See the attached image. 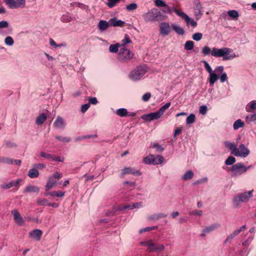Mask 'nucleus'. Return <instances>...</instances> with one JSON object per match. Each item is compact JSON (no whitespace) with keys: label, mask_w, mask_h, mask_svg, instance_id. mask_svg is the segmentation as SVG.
<instances>
[{"label":"nucleus","mask_w":256,"mask_h":256,"mask_svg":"<svg viewBox=\"0 0 256 256\" xmlns=\"http://www.w3.org/2000/svg\"><path fill=\"white\" fill-rule=\"evenodd\" d=\"M141 118L142 120L148 122L160 118L157 115L156 112H150L149 114L142 115Z\"/></svg>","instance_id":"obj_24"},{"label":"nucleus","mask_w":256,"mask_h":256,"mask_svg":"<svg viewBox=\"0 0 256 256\" xmlns=\"http://www.w3.org/2000/svg\"><path fill=\"white\" fill-rule=\"evenodd\" d=\"M161 16L160 10L156 8H152L142 15L144 20L146 22H154L157 20Z\"/></svg>","instance_id":"obj_6"},{"label":"nucleus","mask_w":256,"mask_h":256,"mask_svg":"<svg viewBox=\"0 0 256 256\" xmlns=\"http://www.w3.org/2000/svg\"><path fill=\"white\" fill-rule=\"evenodd\" d=\"M202 52L204 56L210 54L214 57L222 58L224 61L233 60L237 56L232 49L226 47L220 48L214 47L211 50L210 47L204 46L202 48Z\"/></svg>","instance_id":"obj_1"},{"label":"nucleus","mask_w":256,"mask_h":256,"mask_svg":"<svg viewBox=\"0 0 256 256\" xmlns=\"http://www.w3.org/2000/svg\"><path fill=\"white\" fill-rule=\"evenodd\" d=\"M120 46L119 44H110L109 48V51L111 53H116L120 50L118 47Z\"/></svg>","instance_id":"obj_41"},{"label":"nucleus","mask_w":256,"mask_h":256,"mask_svg":"<svg viewBox=\"0 0 256 256\" xmlns=\"http://www.w3.org/2000/svg\"><path fill=\"white\" fill-rule=\"evenodd\" d=\"M224 144L230 150V153L236 157L246 158L250 153L249 148L243 144H240L237 147L234 142L227 140L224 142Z\"/></svg>","instance_id":"obj_2"},{"label":"nucleus","mask_w":256,"mask_h":256,"mask_svg":"<svg viewBox=\"0 0 256 256\" xmlns=\"http://www.w3.org/2000/svg\"><path fill=\"white\" fill-rule=\"evenodd\" d=\"M228 15L233 18H236L238 16V13L236 10H230L228 12Z\"/></svg>","instance_id":"obj_52"},{"label":"nucleus","mask_w":256,"mask_h":256,"mask_svg":"<svg viewBox=\"0 0 256 256\" xmlns=\"http://www.w3.org/2000/svg\"><path fill=\"white\" fill-rule=\"evenodd\" d=\"M164 215L162 213L155 214L152 215L150 218L152 220H156L159 218L164 217Z\"/></svg>","instance_id":"obj_57"},{"label":"nucleus","mask_w":256,"mask_h":256,"mask_svg":"<svg viewBox=\"0 0 256 256\" xmlns=\"http://www.w3.org/2000/svg\"><path fill=\"white\" fill-rule=\"evenodd\" d=\"M220 224L218 223H214L205 227L202 229L201 233V236L204 237L206 234L212 232L217 230L218 228L220 227Z\"/></svg>","instance_id":"obj_14"},{"label":"nucleus","mask_w":256,"mask_h":256,"mask_svg":"<svg viewBox=\"0 0 256 256\" xmlns=\"http://www.w3.org/2000/svg\"><path fill=\"white\" fill-rule=\"evenodd\" d=\"M46 118L47 117L44 114L42 113L40 114L36 118V124L38 125L42 124L46 120Z\"/></svg>","instance_id":"obj_36"},{"label":"nucleus","mask_w":256,"mask_h":256,"mask_svg":"<svg viewBox=\"0 0 256 256\" xmlns=\"http://www.w3.org/2000/svg\"><path fill=\"white\" fill-rule=\"evenodd\" d=\"M208 181V178L206 177H204L199 180H196L194 183L195 185H198L200 184H206Z\"/></svg>","instance_id":"obj_53"},{"label":"nucleus","mask_w":256,"mask_h":256,"mask_svg":"<svg viewBox=\"0 0 256 256\" xmlns=\"http://www.w3.org/2000/svg\"><path fill=\"white\" fill-rule=\"evenodd\" d=\"M200 113L202 115H204L206 114L208 111V108L206 106L203 105L200 106Z\"/></svg>","instance_id":"obj_61"},{"label":"nucleus","mask_w":256,"mask_h":256,"mask_svg":"<svg viewBox=\"0 0 256 256\" xmlns=\"http://www.w3.org/2000/svg\"><path fill=\"white\" fill-rule=\"evenodd\" d=\"M40 191V188L36 186L28 184L26 186L24 190V193L36 192L38 193Z\"/></svg>","instance_id":"obj_29"},{"label":"nucleus","mask_w":256,"mask_h":256,"mask_svg":"<svg viewBox=\"0 0 256 256\" xmlns=\"http://www.w3.org/2000/svg\"><path fill=\"white\" fill-rule=\"evenodd\" d=\"M4 2L10 8L17 9L25 7L26 0H4Z\"/></svg>","instance_id":"obj_11"},{"label":"nucleus","mask_w":256,"mask_h":256,"mask_svg":"<svg viewBox=\"0 0 256 256\" xmlns=\"http://www.w3.org/2000/svg\"><path fill=\"white\" fill-rule=\"evenodd\" d=\"M40 156L46 159L52 160L62 162L64 160V158L62 156H56L50 154L46 153L44 152H41Z\"/></svg>","instance_id":"obj_21"},{"label":"nucleus","mask_w":256,"mask_h":256,"mask_svg":"<svg viewBox=\"0 0 256 256\" xmlns=\"http://www.w3.org/2000/svg\"><path fill=\"white\" fill-rule=\"evenodd\" d=\"M172 10L178 16L181 17L184 20L188 26H191L193 28H196L197 26L196 22L193 18L188 16V15L184 12L177 10L175 7H173Z\"/></svg>","instance_id":"obj_7"},{"label":"nucleus","mask_w":256,"mask_h":256,"mask_svg":"<svg viewBox=\"0 0 256 256\" xmlns=\"http://www.w3.org/2000/svg\"><path fill=\"white\" fill-rule=\"evenodd\" d=\"M28 175L30 178H36L39 176V172L36 169L32 168L29 170Z\"/></svg>","instance_id":"obj_39"},{"label":"nucleus","mask_w":256,"mask_h":256,"mask_svg":"<svg viewBox=\"0 0 256 256\" xmlns=\"http://www.w3.org/2000/svg\"><path fill=\"white\" fill-rule=\"evenodd\" d=\"M253 192L254 190H250L246 192H241L238 194L246 202H248L253 197Z\"/></svg>","instance_id":"obj_27"},{"label":"nucleus","mask_w":256,"mask_h":256,"mask_svg":"<svg viewBox=\"0 0 256 256\" xmlns=\"http://www.w3.org/2000/svg\"><path fill=\"white\" fill-rule=\"evenodd\" d=\"M251 166H246L243 163L238 162L230 167L229 172L231 173L232 177L237 178L246 173Z\"/></svg>","instance_id":"obj_4"},{"label":"nucleus","mask_w":256,"mask_h":256,"mask_svg":"<svg viewBox=\"0 0 256 256\" xmlns=\"http://www.w3.org/2000/svg\"><path fill=\"white\" fill-rule=\"evenodd\" d=\"M60 20L64 22H68L72 20V18L69 14H65L62 16Z\"/></svg>","instance_id":"obj_48"},{"label":"nucleus","mask_w":256,"mask_h":256,"mask_svg":"<svg viewBox=\"0 0 256 256\" xmlns=\"http://www.w3.org/2000/svg\"><path fill=\"white\" fill-rule=\"evenodd\" d=\"M152 146L156 148L158 152H162L164 150V148L160 145L158 143H154L152 144Z\"/></svg>","instance_id":"obj_55"},{"label":"nucleus","mask_w":256,"mask_h":256,"mask_svg":"<svg viewBox=\"0 0 256 256\" xmlns=\"http://www.w3.org/2000/svg\"><path fill=\"white\" fill-rule=\"evenodd\" d=\"M244 126V122L240 119H238L234 122L233 128L234 130H238L240 128H243Z\"/></svg>","instance_id":"obj_38"},{"label":"nucleus","mask_w":256,"mask_h":256,"mask_svg":"<svg viewBox=\"0 0 256 256\" xmlns=\"http://www.w3.org/2000/svg\"><path fill=\"white\" fill-rule=\"evenodd\" d=\"M110 23L104 20H101L98 24V28L100 32L106 30L109 26Z\"/></svg>","instance_id":"obj_32"},{"label":"nucleus","mask_w":256,"mask_h":256,"mask_svg":"<svg viewBox=\"0 0 256 256\" xmlns=\"http://www.w3.org/2000/svg\"><path fill=\"white\" fill-rule=\"evenodd\" d=\"M9 26L8 22L6 20H2L0 22V34L2 36H5L7 34L4 32L2 31L3 28H8Z\"/></svg>","instance_id":"obj_37"},{"label":"nucleus","mask_w":256,"mask_h":256,"mask_svg":"<svg viewBox=\"0 0 256 256\" xmlns=\"http://www.w3.org/2000/svg\"><path fill=\"white\" fill-rule=\"evenodd\" d=\"M196 116L194 114H190L186 118V123L187 124H193L195 122Z\"/></svg>","instance_id":"obj_42"},{"label":"nucleus","mask_w":256,"mask_h":256,"mask_svg":"<svg viewBox=\"0 0 256 256\" xmlns=\"http://www.w3.org/2000/svg\"><path fill=\"white\" fill-rule=\"evenodd\" d=\"M120 0H108L106 5L109 8H113L116 4L120 2Z\"/></svg>","instance_id":"obj_56"},{"label":"nucleus","mask_w":256,"mask_h":256,"mask_svg":"<svg viewBox=\"0 0 256 256\" xmlns=\"http://www.w3.org/2000/svg\"><path fill=\"white\" fill-rule=\"evenodd\" d=\"M184 49L190 50L193 49L194 46V42L192 40H188L184 44Z\"/></svg>","instance_id":"obj_44"},{"label":"nucleus","mask_w":256,"mask_h":256,"mask_svg":"<svg viewBox=\"0 0 256 256\" xmlns=\"http://www.w3.org/2000/svg\"><path fill=\"white\" fill-rule=\"evenodd\" d=\"M15 222L18 226H22L24 224V220L20 213L16 210L12 211Z\"/></svg>","instance_id":"obj_19"},{"label":"nucleus","mask_w":256,"mask_h":256,"mask_svg":"<svg viewBox=\"0 0 256 256\" xmlns=\"http://www.w3.org/2000/svg\"><path fill=\"white\" fill-rule=\"evenodd\" d=\"M62 176V173L56 172L52 176H50L46 186V190L48 191L51 190L53 186H56L58 183V180L61 178Z\"/></svg>","instance_id":"obj_8"},{"label":"nucleus","mask_w":256,"mask_h":256,"mask_svg":"<svg viewBox=\"0 0 256 256\" xmlns=\"http://www.w3.org/2000/svg\"><path fill=\"white\" fill-rule=\"evenodd\" d=\"M232 202L233 206L234 208H239L240 207L242 203H246L238 194L234 197Z\"/></svg>","instance_id":"obj_25"},{"label":"nucleus","mask_w":256,"mask_h":256,"mask_svg":"<svg viewBox=\"0 0 256 256\" xmlns=\"http://www.w3.org/2000/svg\"><path fill=\"white\" fill-rule=\"evenodd\" d=\"M154 3L157 6L164 7L166 6V3L163 0H154Z\"/></svg>","instance_id":"obj_59"},{"label":"nucleus","mask_w":256,"mask_h":256,"mask_svg":"<svg viewBox=\"0 0 256 256\" xmlns=\"http://www.w3.org/2000/svg\"><path fill=\"white\" fill-rule=\"evenodd\" d=\"M127 174H132L134 176H140L141 175V172L134 168H126L122 170L121 173V176L123 177L124 175Z\"/></svg>","instance_id":"obj_23"},{"label":"nucleus","mask_w":256,"mask_h":256,"mask_svg":"<svg viewBox=\"0 0 256 256\" xmlns=\"http://www.w3.org/2000/svg\"><path fill=\"white\" fill-rule=\"evenodd\" d=\"M110 24L113 26L123 27L125 24V22L122 20H118L116 18H110L109 20Z\"/></svg>","instance_id":"obj_30"},{"label":"nucleus","mask_w":256,"mask_h":256,"mask_svg":"<svg viewBox=\"0 0 256 256\" xmlns=\"http://www.w3.org/2000/svg\"><path fill=\"white\" fill-rule=\"evenodd\" d=\"M157 228V226H148L144 228H141L139 230V234H142L143 232H150V230H154Z\"/></svg>","instance_id":"obj_49"},{"label":"nucleus","mask_w":256,"mask_h":256,"mask_svg":"<svg viewBox=\"0 0 256 256\" xmlns=\"http://www.w3.org/2000/svg\"><path fill=\"white\" fill-rule=\"evenodd\" d=\"M203 63L204 64V68L209 74L208 82L210 84L213 86L218 79V76L216 74L215 69L214 70H212L211 66L206 61H203Z\"/></svg>","instance_id":"obj_9"},{"label":"nucleus","mask_w":256,"mask_h":256,"mask_svg":"<svg viewBox=\"0 0 256 256\" xmlns=\"http://www.w3.org/2000/svg\"><path fill=\"white\" fill-rule=\"evenodd\" d=\"M140 244L141 246H147V250L150 252H160L165 249L164 244L155 242L152 240L141 242Z\"/></svg>","instance_id":"obj_5"},{"label":"nucleus","mask_w":256,"mask_h":256,"mask_svg":"<svg viewBox=\"0 0 256 256\" xmlns=\"http://www.w3.org/2000/svg\"><path fill=\"white\" fill-rule=\"evenodd\" d=\"M90 107V104H82L81 106L80 110L82 113L86 112Z\"/></svg>","instance_id":"obj_63"},{"label":"nucleus","mask_w":256,"mask_h":256,"mask_svg":"<svg viewBox=\"0 0 256 256\" xmlns=\"http://www.w3.org/2000/svg\"><path fill=\"white\" fill-rule=\"evenodd\" d=\"M164 160V158L160 155L150 154L144 158V162L146 164L158 165L162 164Z\"/></svg>","instance_id":"obj_10"},{"label":"nucleus","mask_w":256,"mask_h":256,"mask_svg":"<svg viewBox=\"0 0 256 256\" xmlns=\"http://www.w3.org/2000/svg\"><path fill=\"white\" fill-rule=\"evenodd\" d=\"M254 239L252 236L248 237L246 240H244L242 242V245L244 246H247L250 244Z\"/></svg>","instance_id":"obj_51"},{"label":"nucleus","mask_w":256,"mask_h":256,"mask_svg":"<svg viewBox=\"0 0 256 256\" xmlns=\"http://www.w3.org/2000/svg\"><path fill=\"white\" fill-rule=\"evenodd\" d=\"M202 37V34L200 32H196L192 34V38L194 40L196 41L200 40Z\"/></svg>","instance_id":"obj_54"},{"label":"nucleus","mask_w":256,"mask_h":256,"mask_svg":"<svg viewBox=\"0 0 256 256\" xmlns=\"http://www.w3.org/2000/svg\"><path fill=\"white\" fill-rule=\"evenodd\" d=\"M6 146L7 148H16L17 147V144L14 142L8 141L6 143Z\"/></svg>","instance_id":"obj_60"},{"label":"nucleus","mask_w":256,"mask_h":256,"mask_svg":"<svg viewBox=\"0 0 256 256\" xmlns=\"http://www.w3.org/2000/svg\"><path fill=\"white\" fill-rule=\"evenodd\" d=\"M53 125L56 129L63 130L66 128V124L62 117L58 116L54 122Z\"/></svg>","instance_id":"obj_16"},{"label":"nucleus","mask_w":256,"mask_h":256,"mask_svg":"<svg viewBox=\"0 0 256 256\" xmlns=\"http://www.w3.org/2000/svg\"><path fill=\"white\" fill-rule=\"evenodd\" d=\"M247 124L254 123L256 124V112H253L247 114L245 118Z\"/></svg>","instance_id":"obj_28"},{"label":"nucleus","mask_w":256,"mask_h":256,"mask_svg":"<svg viewBox=\"0 0 256 256\" xmlns=\"http://www.w3.org/2000/svg\"><path fill=\"white\" fill-rule=\"evenodd\" d=\"M160 34L162 36H168L170 32V27L168 22H162L160 24Z\"/></svg>","instance_id":"obj_20"},{"label":"nucleus","mask_w":256,"mask_h":256,"mask_svg":"<svg viewBox=\"0 0 256 256\" xmlns=\"http://www.w3.org/2000/svg\"><path fill=\"white\" fill-rule=\"evenodd\" d=\"M171 103L167 102L162 106L158 111L156 112L157 115L160 118L164 114V112L170 107Z\"/></svg>","instance_id":"obj_31"},{"label":"nucleus","mask_w":256,"mask_h":256,"mask_svg":"<svg viewBox=\"0 0 256 256\" xmlns=\"http://www.w3.org/2000/svg\"><path fill=\"white\" fill-rule=\"evenodd\" d=\"M64 194V192L62 191H54L53 196L58 198L62 197Z\"/></svg>","instance_id":"obj_62"},{"label":"nucleus","mask_w":256,"mask_h":256,"mask_svg":"<svg viewBox=\"0 0 256 256\" xmlns=\"http://www.w3.org/2000/svg\"><path fill=\"white\" fill-rule=\"evenodd\" d=\"M137 7V4L136 3L132 2L127 5L126 6V9L128 11L131 12L136 9Z\"/></svg>","instance_id":"obj_50"},{"label":"nucleus","mask_w":256,"mask_h":256,"mask_svg":"<svg viewBox=\"0 0 256 256\" xmlns=\"http://www.w3.org/2000/svg\"><path fill=\"white\" fill-rule=\"evenodd\" d=\"M232 202L233 206L234 208H239L240 207L242 203H246L238 194L234 197Z\"/></svg>","instance_id":"obj_26"},{"label":"nucleus","mask_w":256,"mask_h":256,"mask_svg":"<svg viewBox=\"0 0 256 256\" xmlns=\"http://www.w3.org/2000/svg\"><path fill=\"white\" fill-rule=\"evenodd\" d=\"M0 162L7 164H14V160L8 157H2L0 158Z\"/></svg>","instance_id":"obj_40"},{"label":"nucleus","mask_w":256,"mask_h":256,"mask_svg":"<svg viewBox=\"0 0 256 256\" xmlns=\"http://www.w3.org/2000/svg\"><path fill=\"white\" fill-rule=\"evenodd\" d=\"M148 70V68L144 65L138 66L130 71L129 78L132 81H139L143 78Z\"/></svg>","instance_id":"obj_3"},{"label":"nucleus","mask_w":256,"mask_h":256,"mask_svg":"<svg viewBox=\"0 0 256 256\" xmlns=\"http://www.w3.org/2000/svg\"><path fill=\"white\" fill-rule=\"evenodd\" d=\"M55 138L58 140L64 142H68L71 140V138L69 137L62 136H55Z\"/></svg>","instance_id":"obj_46"},{"label":"nucleus","mask_w":256,"mask_h":256,"mask_svg":"<svg viewBox=\"0 0 256 256\" xmlns=\"http://www.w3.org/2000/svg\"><path fill=\"white\" fill-rule=\"evenodd\" d=\"M215 72L217 75L220 74L218 78H220V82L222 83H224L228 80V78L227 74L224 72V67L222 66H217L215 68Z\"/></svg>","instance_id":"obj_15"},{"label":"nucleus","mask_w":256,"mask_h":256,"mask_svg":"<svg viewBox=\"0 0 256 256\" xmlns=\"http://www.w3.org/2000/svg\"><path fill=\"white\" fill-rule=\"evenodd\" d=\"M4 43L8 46H12L14 44V40L12 36H7L4 39Z\"/></svg>","instance_id":"obj_45"},{"label":"nucleus","mask_w":256,"mask_h":256,"mask_svg":"<svg viewBox=\"0 0 256 256\" xmlns=\"http://www.w3.org/2000/svg\"><path fill=\"white\" fill-rule=\"evenodd\" d=\"M151 97V94L150 92H146L144 94L142 98V100L144 102H148Z\"/></svg>","instance_id":"obj_64"},{"label":"nucleus","mask_w":256,"mask_h":256,"mask_svg":"<svg viewBox=\"0 0 256 256\" xmlns=\"http://www.w3.org/2000/svg\"><path fill=\"white\" fill-rule=\"evenodd\" d=\"M172 28L173 30L179 35H183L184 33V28L178 24H172Z\"/></svg>","instance_id":"obj_35"},{"label":"nucleus","mask_w":256,"mask_h":256,"mask_svg":"<svg viewBox=\"0 0 256 256\" xmlns=\"http://www.w3.org/2000/svg\"><path fill=\"white\" fill-rule=\"evenodd\" d=\"M236 161V158L232 156H229L225 161V164L227 166L233 164Z\"/></svg>","instance_id":"obj_43"},{"label":"nucleus","mask_w":256,"mask_h":256,"mask_svg":"<svg viewBox=\"0 0 256 256\" xmlns=\"http://www.w3.org/2000/svg\"><path fill=\"white\" fill-rule=\"evenodd\" d=\"M194 14L196 20L200 19L202 15V7L199 0H196L194 2Z\"/></svg>","instance_id":"obj_13"},{"label":"nucleus","mask_w":256,"mask_h":256,"mask_svg":"<svg viewBox=\"0 0 256 256\" xmlns=\"http://www.w3.org/2000/svg\"><path fill=\"white\" fill-rule=\"evenodd\" d=\"M194 176V172L192 170H188L185 172L182 176V179L183 180H192Z\"/></svg>","instance_id":"obj_34"},{"label":"nucleus","mask_w":256,"mask_h":256,"mask_svg":"<svg viewBox=\"0 0 256 256\" xmlns=\"http://www.w3.org/2000/svg\"><path fill=\"white\" fill-rule=\"evenodd\" d=\"M256 110V100H252L248 102L246 106V110L248 112Z\"/></svg>","instance_id":"obj_33"},{"label":"nucleus","mask_w":256,"mask_h":256,"mask_svg":"<svg viewBox=\"0 0 256 256\" xmlns=\"http://www.w3.org/2000/svg\"><path fill=\"white\" fill-rule=\"evenodd\" d=\"M116 114L120 117H126V116H134L136 113L134 112H130L125 108H120L116 110L115 112Z\"/></svg>","instance_id":"obj_17"},{"label":"nucleus","mask_w":256,"mask_h":256,"mask_svg":"<svg viewBox=\"0 0 256 256\" xmlns=\"http://www.w3.org/2000/svg\"><path fill=\"white\" fill-rule=\"evenodd\" d=\"M133 56V54L125 47L120 48L118 54V58L121 62H125L130 60Z\"/></svg>","instance_id":"obj_12"},{"label":"nucleus","mask_w":256,"mask_h":256,"mask_svg":"<svg viewBox=\"0 0 256 256\" xmlns=\"http://www.w3.org/2000/svg\"><path fill=\"white\" fill-rule=\"evenodd\" d=\"M118 210H132V204H125L123 205L120 206L118 207Z\"/></svg>","instance_id":"obj_47"},{"label":"nucleus","mask_w":256,"mask_h":256,"mask_svg":"<svg viewBox=\"0 0 256 256\" xmlns=\"http://www.w3.org/2000/svg\"><path fill=\"white\" fill-rule=\"evenodd\" d=\"M246 228V225H243L239 228L234 231L231 234L227 236L225 240V243L230 242L236 236H237L241 232L244 230Z\"/></svg>","instance_id":"obj_18"},{"label":"nucleus","mask_w":256,"mask_h":256,"mask_svg":"<svg viewBox=\"0 0 256 256\" xmlns=\"http://www.w3.org/2000/svg\"><path fill=\"white\" fill-rule=\"evenodd\" d=\"M42 234V230L39 229L32 230L28 233L29 236L36 241H39L40 240Z\"/></svg>","instance_id":"obj_22"},{"label":"nucleus","mask_w":256,"mask_h":256,"mask_svg":"<svg viewBox=\"0 0 256 256\" xmlns=\"http://www.w3.org/2000/svg\"><path fill=\"white\" fill-rule=\"evenodd\" d=\"M0 187L2 190H8L12 187V182H10L6 184H1Z\"/></svg>","instance_id":"obj_58"}]
</instances>
